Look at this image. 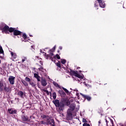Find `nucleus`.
I'll list each match as a JSON object with an SVG mask.
<instances>
[{
  "label": "nucleus",
  "mask_w": 126,
  "mask_h": 126,
  "mask_svg": "<svg viewBox=\"0 0 126 126\" xmlns=\"http://www.w3.org/2000/svg\"><path fill=\"white\" fill-rule=\"evenodd\" d=\"M53 102L60 112H63L64 106H69L70 105L69 109L67 110L66 117L68 121H71L72 120V113L75 110V104L72 103L70 104V101L65 98L61 99L60 101L59 99H56Z\"/></svg>",
  "instance_id": "obj_1"
},
{
  "label": "nucleus",
  "mask_w": 126,
  "mask_h": 126,
  "mask_svg": "<svg viewBox=\"0 0 126 126\" xmlns=\"http://www.w3.org/2000/svg\"><path fill=\"white\" fill-rule=\"evenodd\" d=\"M10 33H12V32H13V35H14V36H18L22 34V32L16 30V29L14 28H11L10 30Z\"/></svg>",
  "instance_id": "obj_2"
},
{
  "label": "nucleus",
  "mask_w": 126,
  "mask_h": 126,
  "mask_svg": "<svg viewBox=\"0 0 126 126\" xmlns=\"http://www.w3.org/2000/svg\"><path fill=\"white\" fill-rule=\"evenodd\" d=\"M70 74H71V75H74V76H75L76 77H78V78H80V79H83V76L78 74V72L77 71H75L71 69H70Z\"/></svg>",
  "instance_id": "obj_3"
},
{
  "label": "nucleus",
  "mask_w": 126,
  "mask_h": 126,
  "mask_svg": "<svg viewBox=\"0 0 126 126\" xmlns=\"http://www.w3.org/2000/svg\"><path fill=\"white\" fill-rule=\"evenodd\" d=\"M12 28V27L9 28V27L6 25L5 26L1 29L2 32H4L6 34L9 32L10 33V29Z\"/></svg>",
  "instance_id": "obj_4"
},
{
  "label": "nucleus",
  "mask_w": 126,
  "mask_h": 126,
  "mask_svg": "<svg viewBox=\"0 0 126 126\" xmlns=\"http://www.w3.org/2000/svg\"><path fill=\"white\" fill-rule=\"evenodd\" d=\"M46 125H51L52 126H55V120L54 119H50V117L46 120Z\"/></svg>",
  "instance_id": "obj_5"
},
{
  "label": "nucleus",
  "mask_w": 126,
  "mask_h": 126,
  "mask_svg": "<svg viewBox=\"0 0 126 126\" xmlns=\"http://www.w3.org/2000/svg\"><path fill=\"white\" fill-rule=\"evenodd\" d=\"M8 81L10 84H11V85H13L15 81V77H14L13 76H9L8 78Z\"/></svg>",
  "instance_id": "obj_6"
},
{
  "label": "nucleus",
  "mask_w": 126,
  "mask_h": 126,
  "mask_svg": "<svg viewBox=\"0 0 126 126\" xmlns=\"http://www.w3.org/2000/svg\"><path fill=\"white\" fill-rule=\"evenodd\" d=\"M40 82L41 83V85L44 87H45V86H47V84H48L47 83V80H46V79L45 78H42V79L40 80Z\"/></svg>",
  "instance_id": "obj_7"
},
{
  "label": "nucleus",
  "mask_w": 126,
  "mask_h": 126,
  "mask_svg": "<svg viewBox=\"0 0 126 126\" xmlns=\"http://www.w3.org/2000/svg\"><path fill=\"white\" fill-rule=\"evenodd\" d=\"M81 95L84 99H87V100L89 101H91L92 98L90 96L84 94H81Z\"/></svg>",
  "instance_id": "obj_8"
},
{
  "label": "nucleus",
  "mask_w": 126,
  "mask_h": 126,
  "mask_svg": "<svg viewBox=\"0 0 126 126\" xmlns=\"http://www.w3.org/2000/svg\"><path fill=\"white\" fill-rule=\"evenodd\" d=\"M8 112L11 115H14V114H16L17 113V111L16 110H14L12 108L8 109Z\"/></svg>",
  "instance_id": "obj_9"
},
{
  "label": "nucleus",
  "mask_w": 126,
  "mask_h": 126,
  "mask_svg": "<svg viewBox=\"0 0 126 126\" xmlns=\"http://www.w3.org/2000/svg\"><path fill=\"white\" fill-rule=\"evenodd\" d=\"M49 54L48 55L51 56L50 59H51V61L54 62V59H53V56H54V52L52 50H49Z\"/></svg>",
  "instance_id": "obj_10"
},
{
  "label": "nucleus",
  "mask_w": 126,
  "mask_h": 126,
  "mask_svg": "<svg viewBox=\"0 0 126 126\" xmlns=\"http://www.w3.org/2000/svg\"><path fill=\"white\" fill-rule=\"evenodd\" d=\"M28 117H27V116H25V115H22V121H23V122H28Z\"/></svg>",
  "instance_id": "obj_11"
},
{
  "label": "nucleus",
  "mask_w": 126,
  "mask_h": 126,
  "mask_svg": "<svg viewBox=\"0 0 126 126\" xmlns=\"http://www.w3.org/2000/svg\"><path fill=\"white\" fill-rule=\"evenodd\" d=\"M17 95H18V96H20L21 98H24V93H23V92L21 91H18Z\"/></svg>",
  "instance_id": "obj_12"
},
{
  "label": "nucleus",
  "mask_w": 126,
  "mask_h": 126,
  "mask_svg": "<svg viewBox=\"0 0 126 126\" xmlns=\"http://www.w3.org/2000/svg\"><path fill=\"white\" fill-rule=\"evenodd\" d=\"M4 90L5 92H6L7 93H8V92H11V89H10L9 87H6V86H5Z\"/></svg>",
  "instance_id": "obj_13"
},
{
  "label": "nucleus",
  "mask_w": 126,
  "mask_h": 126,
  "mask_svg": "<svg viewBox=\"0 0 126 126\" xmlns=\"http://www.w3.org/2000/svg\"><path fill=\"white\" fill-rule=\"evenodd\" d=\"M99 3V6H100L102 8H104L106 5L105 4V2L103 1H100Z\"/></svg>",
  "instance_id": "obj_14"
},
{
  "label": "nucleus",
  "mask_w": 126,
  "mask_h": 126,
  "mask_svg": "<svg viewBox=\"0 0 126 126\" xmlns=\"http://www.w3.org/2000/svg\"><path fill=\"white\" fill-rule=\"evenodd\" d=\"M21 82L22 83H23V84L24 85V86H25L26 87H27V86H28V83H27V82H26V81L24 80H21Z\"/></svg>",
  "instance_id": "obj_15"
},
{
  "label": "nucleus",
  "mask_w": 126,
  "mask_h": 126,
  "mask_svg": "<svg viewBox=\"0 0 126 126\" xmlns=\"http://www.w3.org/2000/svg\"><path fill=\"white\" fill-rule=\"evenodd\" d=\"M2 87H3V83L0 81V92H2V91L3 90Z\"/></svg>",
  "instance_id": "obj_16"
},
{
  "label": "nucleus",
  "mask_w": 126,
  "mask_h": 126,
  "mask_svg": "<svg viewBox=\"0 0 126 126\" xmlns=\"http://www.w3.org/2000/svg\"><path fill=\"white\" fill-rule=\"evenodd\" d=\"M41 119H46V120L48 119L50 117H49L48 115H43V116H41Z\"/></svg>",
  "instance_id": "obj_17"
},
{
  "label": "nucleus",
  "mask_w": 126,
  "mask_h": 126,
  "mask_svg": "<svg viewBox=\"0 0 126 126\" xmlns=\"http://www.w3.org/2000/svg\"><path fill=\"white\" fill-rule=\"evenodd\" d=\"M11 55L12 58L13 59H16V57H17V56H16V54L15 53H14L11 52Z\"/></svg>",
  "instance_id": "obj_18"
},
{
  "label": "nucleus",
  "mask_w": 126,
  "mask_h": 126,
  "mask_svg": "<svg viewBox=\"0 0 126 126\" xmlns=\"http://www.w3.org/2000/svg\"><path fill=\"white\" fill-rule=\"evenodd\" d=\"M44 54V55H45V57L46 59H49V60H51L52 61V59H51V56L49 54H47L46 53H43Z\"/></svg>",
  "instance_id": "obj_19"
},
{
  "label": "nucleus",
  "mask_w": 126,
  "mask_h": 126,
  "mask_svg": "<svg viewBox=\"0 0 126 126\" xmlns=\"http://www.w3.org/2000/svg\"><path fill=\"white\" fill-rule=\"evenodd\" d=\"M53 85L55 86L56 87H57L58 88H60V85H59V84L56 82H53Z\"/></svg>",
  "instance_id": "obj_20"
},
{
  "label": "nucleus",
  "mask_w": 126,
  "mask_h": 126,
  "mask_svg": "<svg viewBox=\"0 0 126 126\" xmlns=\"http://www.w3.org/2000/svg\"><path fill=\"white\" fill-rule=\"evenodd\" d=\"M39 66H40V67L38 68V70H39V71H42V72H44V67L43 66H41V65H39Z\"/></svg>",
  "instance_id": "obj_21"
},
{
  "label": "nucleus",
  "mask_w": 126,
  "mask_h": 126,
  "mask_svg": "<svg viewBox=\"0 0 126 126\" xmlns=\"http://www.w3.org/2000/svg\"><path fill=\"white\" fill-rule=\"evenodd\" d=\"M57 58V60H61V57L59 54H56V56H54V59H56Z\"/></svg>",
  "instance_id": "obj_22"
},
{
  "label": "nucleus",
  "mask_w": 126,
  "mask_h": 126,
  "mask_svg": "<svg viewBox=\"0 0 126 126\" xmlns=\"http://www.w3.org/2000/svg\"><path fill=\"white\" fill-rule=\"evenodd\" d=\"M25 80L26 81H27V82H29V83L31 81V79H30V78L28 77H26L25 78Z\"/></svg>",
  "instance_id": "obj_23"
},
{
  "label": "nucleus",
  "mask_w": 126,
  "mask_h": 126,
  "mask_svg": "<svg viewBox=\"0 0 126 126\" xmlns=\"http://www.w3.org/2000/svg\"><path fill=\"white\" fill-rule=\"evenodd\" d=\"M29 83H30V85L32 86V87H34V86H36V84H35L34 83V82H33L31 81L29 82Z\"/></svg>",
  "instance_id": "obj_24"
},
{
  "label": "nucleus",
  "mask_w": 126,
  "mask_h": 126,
  "mask_svg": "<svg viewBox=\"0 0 126 126\" xmlns=\"http://www.w3.org/2000/svg\"><path fill=\"white\" fill-rule=\"evenodd\" d=\"M53 99H54V100H55V99H56L57 93H56V92H54L53 93Z\"/></svg>",
  "instance_id": "obj_25"
},
{
  "label": "nucleus",
  "mask_w": 126,
  "mask_h": 126,
  "mask_svg": "<svg viewBox=\"0 0 126 126\" xmlns=\"http://www.w3.org/2000/svg\"><path fill=\"white\" fill-rule=\"evenodd\" d=\"M63 90H64V92L66 94H68V93H69V92L68 91V90H67V89L63 87L62 88Z\"/></svg>",
  "instance_id": "obj_26"
},
{
  "label": "nucleus",
  "mask_w": 126,
  "mask_h": 126,
  "mask_svg": "<svg viewBox=\"0 0 126 126\" xmlns=\"http://www.w3.org/2000/svg\"><path fill=\"white\" fill-rule=\"evenodd\" d=\"M66 63V60L64 59L61 60V63L62 64H64Z\"/></svg>",
  "instance_id": "obj_27"
},
{
  "label": "nucleus",
  "mask_w": 126,
  "mask_h": 126,
  "mask_svg": "<svg viewBox=\"0 0 126 126\" xmlns=\"http://www.w3.org/2000/svg\"><path fill=\"white\" fill-rule=\"evenodd\" d=\"M56 65L58 67H60V68H62V66L61 65V63L60 62H59V63H56Z\"/></svg>",
  "instance_id": "obj_28"
},
{
  "label": "nucleus",
  "mask_w": 126,
  "mask_h": 126,
  "mask_svg": "<svg viewBox=\"0 0 126 126\" xmlns=\"http://www.w3.org/2000/svg\"><path fill=\"white\" fill-rule=\"evenodd\" d=\"M22 37L24 40H26V39H27V35L26 33H23Z\"/></svg>",
  "instance_id": "obj_29"
},
{
  "label": "nucleus",
  "mask_w": 126,
  "mask_h": 126,
  "mask_svg": "<svg viewBox=\"0 0 126 126\" xmlns=\"http://www.w3.org/2000/svg\"><path fill=\"white\" fill-rule=\"evenodd\" d=\"M97 1H95V3L94 4V7H95V8H96V9H98V4H97Z\"/></svg>",
  "instance_id": "obj_30"
},
{
  "label": "nucleus",
  "mask_w": 126,
  "mask_h": 126,
  "mask_svg": "<svg viewBox=\"0 0 126 126\" xmlns=\"http://www.w3.org/2000/svg\"><path fill=\"white\" fill-rule=\"evenodd\" d=\"M0 54H3V50L2 47H0Z\"/></svg>",
  "instance_id": "obj_31"
},
{
  "label": "nucleus",
  "mask_w": 126,
  "mask_h": 126,
  "mask_svg": "<svg viewBox=\"0 0 126 126\" xmlns=\"http://www.w3.org/2000/svg\"><path fill=\"white\" fill-rule=\"evenodd\" d=\"M83 126H90V124L85 123L83 124Z\"/></svg>",
  "instance_id": "obj_32"
},
{
  "label": "nucleus",
  "mask_w": 126,
  "mask_h": 126,
  "mask_svg": "<svg viewBox=\"0 0 126 126\" xmlns=\"http://www.w3.org/2000/svg\"><path fill=\"white\" fill-rule=\"evenodd\" d=\"M35 78L37 79V80L38 82H40V81H41V80H40V78H41V77H40V76H38L37 77Z\"/></svg>",
  "instance_id": "obj_33"
},
{
  "label": "nucleus",
  "mask_w": 126,
  "mask_h": 126,
  "mask_svg": "<svg viewBox=\"0 0 126 126\" xmlns=\"http://www.w3.org/2000/svg\"><path fill=\"white\" fill-rule=\"evenodd\" d=\"M43 91H44V92H46V94H47V95H49L50 93H49V91H48V90H43Z\"/></svg>",
  "instance_id": "obj_34"
},
{
  "label": "nucleus",
  "mask_w": 126,
  "mask_h": 126,
  "mask_svg": "<svg viewBox=\"0 0 126 126\" xmlns=\"http://www.w3.org/2000/svg\"><path fill=\"white\" fill-rule=\"evenodd\" d=\"M59 93L60 94H63V95H64V94H65V93H64V92H63V91H59Z\"/></svg>",
  "instance_id": "obj_35"
},
{
  "label": "nucleus",
  "mask_w": 126,
  "mask_h": 126,
  "mask_svg": "<svg viewBox=\"0 0 126 126\" xmlns=\"http://www.w3.org/2000/svg\"><path fill=\"white\" fill-rule=\"evenodd\" d=\"M38 76H39V74L37 73L34 74V77H35V78H37V77H38Z\"/></svg>",
  "instance_id": "obj_36"
},
{
  "label": "nucleus",
  "mask_w": 126,
  "mask_h": 126,
  "mask_svg": "<svg viewBox=\"0 0 126 126\" xmlns=\"http://www.w3.org/2000/svg\"><path fill=\"white\" fill-rule=\"evenodd\" d=\"M82 122L83 123H87V121L84 118L83 119Z\"/></svg>",
  "instance_id": "obj_37"
},
{
  "label": "nucleus",
  "mask_w": 126,
  "mask_h": 126,
  "mask_svg": "<svg viewBox=\"0 0 126 126\" xmlns=\"http://www.w3.org/2000/svg\"><path fill=\"white\" fill-rule=\"evenodd\" d=\"M41 125H45L46 124V122H44L43 121H42L40 122Z\"/></svg>",
  "instance_id": "obj_38"
},
{
  "label": "nucleus",
  "mask_w": 126,
  "mask_h": 126,
  "mask_svg": "<svg viewBox=\"0 0 126 126\" xmlns=\"http://www.w3.org/2000/svg\"><path fill=\"white\" fill-rule=\"evenodd\" d=\"M26 60H27V59L26 58H24L23 60H22V63H24V62H25V61H26Z\"/></svg>",
  "instance_id": "obj_39"
},
{
  "label": "nucleus",
  "mask_w": 126,
  "mask_h": 126,
  "mask_svg": "<svg viewBox=\"0 0 126 126\" xmlns=\"http://www.w3.org/2000/svg\"><path fill=\"white\" fill-rule=\"evenodd\" d=\"M52 50L53 51H55L56 50V46H55L53 48H52Z\"/></svg>",
  "instance_id": "obj_40"
},
{
  "label": "nucleus",
  "mask_w": 126,
  "mask_h": 126,
  "mask_svg": "<svg viewBox=\"0 0 126 126\" xmlns=\"http://www.w3.org/2000/svg\"><path fill=\"white\" fill-rule=\"evenodd\" d=\"M39 63H40L41 65H43V62L42 61H39Z\"/></svg>",
  "instance_id": "obj_41"
},
{
  "label": "nucleus",
  "mask_w": 126,
  "mask_h": 126,
  "mask_svg": "<svg viewBox=\"0 0 126 126\" xmlns=\"http://www.w3.org/2000/svg\"><path fill=\"white\" fill-rule=\"evenodd\" d=\"M59 50H63V47L60 46L59 47Z\"/></svg>",
  "instance_id": "obj_42"
},
{
  "label": "nucleus",
  "mask_w": 126,
  "mask_h": 126,
  "mask_svg": "<svg viewBox=\"0 0 126 126\" xmlns=\"http://www.w3.org/2000/svg\"><path fill=\"white\" fill-rule=\"evenodd\" d=\"M98 1V3H100V1H102V0H97Z\"/></svg>",
  "instance_id": "obj_43"
},
{
  "label": "nucleus",
  "mask_w": 126,
  "mask_h": 126,
  "mask_svg": "<svg viewBox=\"0 0 126 126\" xmlns=\"http://www.w3.org/2000/svg\"><path fill=\"white\" fill-rule=\"evenodd\" d=\"M50 96L52 97V93L50 92Z\"/></svg>",
  "instance_id": "obj_44"
},
{
  "label": "nucleus",
  "mask_w": 126,
  "mask_h": 126,
  "mask_svg": "<svg viewBox=\"0 0 126 126\" xmlns=\"http://www.w3.org/2000/svg\"><path fill=\"white\" fill-rule=\"evenodd\" d=\"M30 37H33V36H32V35H30Z\"/></svg>",
  "instance_id": "obj_45"
},
{
  "label": "nucleus",
  "mask_w": 126,
  "mask_h": 126,
  "mask_svg": "<svg viewBox=\"0 0 126 126\" xmlns=\"http://www.w3.org/2000/svg\"><path fill=\"white\" fill-rule=\"evenodd\" d=\"M0 63H1V60H0Z\"/></svg>",
  "instance_id": "obj_46"
},
{
  "label": "nucleus",
  "mask_w": 126,
  "mask_h": 126,
  "mask_svg": "<svg viewBox=\"0 0 126 126\" xmlns=\"http://www.w3.org/2000/svg\"><path fill=\"white\" fill-rule=\"evenodd\" d=\"M58 53H60V50H58Z\"/></svg>",
  "instance_id": "obj_47"
},
{
  "label": "nucleus",
  "mask_w": 126,
  "mask_h": 126,
  "mask_svg": "<svg viewBox=\"0 0 126 126\" xmlns=\"http://www.w3.org/2000/svg\"><path fill=\"white\" fill-rule=\"evenodd\" d=\"M99 124H101V123L100 122V121L98 122Z\"/></svg>",
  "instance_id": "obj_48"
},
{
  "label": "nucleus",
  "mask_w": 126,
  "mask_h": 126,
  "mask_svg": "<svg viewBox=\"0 0 126 126\" xmlns=\"http://www.w3.org/2000/svg\"><path fill=\"white\" fill-rule=\"evenodd\" d=\"M78 68H80V67H78L77 68V69H78Z\"/></svg>",
  "instance_id": "obj_49"
},
{
  "label": "nucleus",
  "mask_w": 126,
  "mask_h": 126,
  "mask_svg": "<svg viewBox=\"0 0 126 126\" xmlns=\"http://www.w3.org/2000/svg\"><path fill=\"white\" fill-rule=\"evenodd\" d=\"M79 71V72H81V71H80H80Z\"/></svg>",
  "instance_id": "obj_50"
},
{
  "label": "nucleus",
  "mask_w": 126,
  "mask_h": 126,
  "mask_svg": "<svg viewBox=\"0 0 126 126\" xmlns=\"http://www.w3.org/2000/svg\"><path fill=\"white\" fill-rule=\"evenodd\" d=\"M126 108H124V110H126Z\"/></svg>",
  "instance_id": "obj_51"
},
{
  "label": "nucleus",
  "mask_w": 126,
  "mask_h": 126,
  "mask_svg": "<svg viewBox=\"0 0 126 126\" xmlns=\"http://www.w3.org/2000/svg\"><path fill=\"white\" fill-rule=\"evenodd\" d=\"M106 123H107L108 121L106 120Z\"/></svg>",
  "instance_id": "obj_52"
},
{
  "label": "nucleus",
  "mask_w": 126,
  "mask_h": 126,
  "mask_svg": "<svg viewBox=\"0 0 126 126\" xmlns=\"http://www.w3.org/2000/svg\"><path fill=\"white\" fill-rule=\"evenodd\" d=\"M106 84H104V85H106Z\"/></svg>",
  "instance_id": "obj_53"
},
{
  "label": "nucleus",
  "mask_w": 126,
  "mask_h": 126,
  "mask_svg": "<svg viewBox=\"0 0 126 126\" xmlns=\"http://www.w3.org/2000/svg\"><path fill=\"white\" fill-rule=\"evenodd\" d=\"M0 47H1V46H0Z\"/></svg>",
  "instance_id": "obj_54"
}]
</instances>
